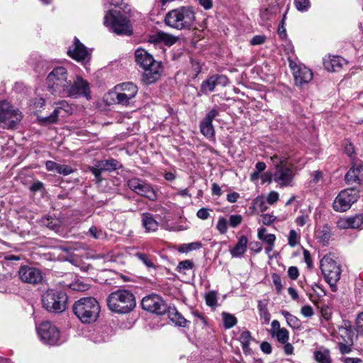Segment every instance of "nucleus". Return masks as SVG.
<instances>
[{"label": "nucleus", "mask_w": 363, "mask_h": 363, "mask_svg": "<svg viewBox=\"0 0 363 363\" xmlns=\"http://www.w3.org/2000/svg\"><path fill=\"white\" fill-rule=\"evenodd\" d=\"M357 198L358 192L354 189H345L334 200L333 208L335 211L345 212L350 208Z\"/></svg>", "instance_id": "4468645a"}, {"label": "nucleus", "mask_w": 363, "mask_h": 363, "mask_svg": "<svg viewBox=\"0 0 363 363\" xmlns=\"http://www.w3.org/2000/svg\"><path fill=\"white\" fill-rule=\"evenodd\" d=\"M67 54L77 62H84L89 59L86 48L77 38H74L73 47L67 50Z\"/></svg>", "instance_id": "aec40b11"}, {"label": "nucleus", "mask_w": 363, "mask_h": 363, "mask_svg": "<svg viewBox=\"0 0 363 363\" xmlns=\"http://www.w3.org/2000/svg\"><path fill=\"white\" fill-rule=\"evenodd\" d=\"M303 254L304 261L307 264L308 268L311 269L313 267V261L310 252L308 250L303 248Z\"/></svg>", "instance_id": "603ef678"}, {"label": "nucleus", "mask_w": 363, "mask_h": 363, "mask_svg": "<svg viewBox=\"0 0 363 363\" xmlns=\"http://www.w3.org/2000/svg\"><path fill=\"white\" fill-rule=\"evenodd\" d=\"M274 336H276L277 340L282 344L286 343L289 338V332L286 328L279 330Z\"/></svg>", "instance_id": "ea45409f"}, {"label": "nucleus", "mask_w": 363, "mask_h": 363, "mask_svg": "<svg viewBox=\"0 0 363 363\" xmlns=\"http://www.w3.org/2000/svg\"><path fill=\"white\" fill-rule=\"evenodd\" d=\"M90 170L98 181L101 180V172L104 170L102 169L101 167L99 166V167H91Z\"/></svg>", "instance_id": "e2e57ef3"}, {"label": "nucleus", "mask_w": 363, "mask_h": 363, "mask_svg": "<svg viewBox=\"0 0 363 363\" xmlns=\"http://www.w3.org/2000/svg\"><path fill=\"white\" fill-rule=\"evenodd\" d=\"M272 162L273 164L274 165L275 169H277V166L281 164H289L286 160V158L284 157H279L277 155H274L271 157Z\"/></svg>", "instance_id": "8fccbe9b"}, {"label": "nucleus", "mask_w": 363, "mask_h": 363, "mask_svg": "<svg viewBox=\"0 0 363 363\" xmlns=\"http://www.w3.org/2000/svg\"><path fill=\"white\" fill-rule=\"evenodd\" d=\"M261 350L265 354L272 353V346L268 342H263L260 345Z\"/></svg>", "instance_id": "69168bd1"}, {"label": "nucleus", "mask_w": 363, "mask_h": 363, "mask_svg": "<svg viewBox=\"0 0 363 363\" xmlns=\"http://www.w3.org/2000/svg\"><path fill=\"white\" fill-rule=\"evenodd\" d=\"M223 323L225 328H231L237 323V318L228 313H223Z\"/></svg>", "instance_id": "e433bc0d"}, {"label": "nucleus", "mask_w": 363, "mask_h": 363, "mask_svg": "<svg viewBox=\"0 0 363 363\" xmlns=\"http://www.w3.org/2000/svg\"><path fill=\"white\" fill-rule=\"evenodd\" d=\"M289 67L293 71L294 81L296 85L301 86L310 82L313 79V73L305 66L297 65L292 60L289 59Z\"/></svg>", "instance_id": "dca6fc26"}, {"label": "nucleus", "mask_w": 363, "mask_h": 363, "mask_svg": "<svg viewBox=\"0 0 363 363\" xmlns=\"http://www.w3.org/2000/svg\"><path fill=\"white\" fill-rule=\"evenodd\" d=\"M196 216L201 220H206L209 218L210 213L208 208H201L197 211Z\"/></svg>", "instance_id": "4d7b16f0"}, {"label": "nucleus", "mask_w": 363, "mask_h": 363, "mask_svg": "<svg viewBox=\"0 0 363 363\" xmlns=\"http://www.w3.org/2000/svg\"><path fill=\"white\" fill-rule=\"evenodd\" d=\"M107 306L112 312L116 313H128L136 306L135 297L130 291L118 289L108 295Z\"/></svg>", "instance_id": "20e7f679"}, {"label": "nucleus", "mask_w": 363, "mask_h": 363, "mask_svg": "<svg viewBox=\"0 0 363 363\" xmlns=\"http://www.w3.org/2000/svg\"><path fill=\"white\" fill-rule=\"evenodd\" d=\"M301 313L303 316L308 318L313 315V310L311 306L306 305L301 308Z\"/></svg>", "instance_id": "13d9d810"}, {"label": "nucleus", "mask_w": 363, "mask_h": 363, "mask_svg": "<svg viewBox=\"0 0 363 363\" xmlns=\"http://www.w3.org/2000/svg\"><path fill=\"white\" fill-rule=\"evenodd\" d=\"M252 339L251 333L248 330L243 331L240 335V341L241 342L243 352L245 354L250 353V344Z\"/></svg>", "instance_id": "473e14b6"}, {"label": "nucleus", "mask_w": 363, "mask_h": 363, "mask_svg": "<svg viewBox=\"0 0 363 363\" xmlns=\"http://www.w3.org/2000/svg\"><path fill=\"white\" fill-rule=\"evenodd\" d=\"M259 315L261 319L264 320V323H268L270 320L271 315L268 311V309L259 312Z\"/></svg>", "instance_id": "0e129e2a"}, {"label": "nucleus", "mask_w": 363, "mask_h": 363, "mask_svg": "<svg viewBox=\"0 0 363 363\" xmlns=\"http://www.w3.org/2000/svg\"><path fill=\"white\" fill-rule=\"evenodd\" d=\"M141 81L144 84L149 85L155 83L160 78L163 67L160 62L153 63L143 69Z\"/></svg>", "instance_id": "a211bd4d"}, {"label": "nucleus", "mask_w": 363, "mask_h": 363, "mask_svg": "<svg viewBox=\"0 0 363 363\" xmlns=\"http://www.w3.org/2000/svg\"><path fill=\"white\" fill-rule=\"evenodd\" d=\"M72 311L82 323L90 324L99 318L101 306L95 298L84 297L74 302Z\"/></svg>", "instance_id": "7ed1b4c3"}, {"label": "nucleus", "mask_w": 363, "mask_h": 363, "mask_svg": "<svg viewBox=\"0 0 363 363\" xmlns=\"http://www.w3.org/2000/svg\"><path fill=\"white\" fill-rule=\"evenodd\" d=\"M356 325L357 332L363 334V312L358 315L356 319Z\"/></svg>", "instance_id": "bf43d9fd"}, {"label": "nucleus", "mask_w": 363, "mask_h": 363, "mask_svg": "<svg viewBox=\"0 0 363 363\" xmlns=\"http://www.w3.org/2000/svg\"><path fill=\"white\" fill-rule=\"evenodd\" d=\"M166 313L168 314L169 319L175 323V325L181 327L186 326L187 320L178 312L176 308L168 307Z\"/></svg>", "instance_id": "cd10ccee"}, {"label": "nucleus", "mask_w": 363, "mask_h": 363, "mask_svg": "<svg viewBox=\"0 0 363 363\" xmlns=\"http://www.w3.org/2000/svg\"><path fill=\"white\" fill-rule=\"evenodd\" d=\"M216 86L215 75H212L201 83V91L203 94H206L208 91L212 92L214 91Z\"/></svg>", "instance_id": "2f4dec72"}, {"label": "nucleus", "mask_w": 363, "mask_h": 363, "mask_svg": "<svg viewBox=\"0 0 363 363\" xmlns=\"http://www.w3.org/2000/svg\"><path fill=\"white\" fill-rule=\"evenodd\" d=\"M320 268L331 290L336 291V284L340 279L342 273L340 264L334 260L330 255H326L320 262Z\"/></svg>", "instance_id": "423d86ee"}, {"label": "nucleus", "mask_w": 363, "mask_h": 363, "mask_svg": "<svg viewBox=\"0 0 363 363\" xmlns=\"http://www.w3.org/2000/svg\"><path fill=\"white\" fill-rule=\"evenodd\" d=\"M194 267L193 262L189 259H186L184 261L180 262L177 267V271L178 272H183L185 273L186 270L191 269Z\"/></svg>", "instance_id": "a19ab883"}, {"label": "nucleus", "mask_w": 363, "mask_h": 363, "mask_svg": "<svg viewBox=\"0 0 363 363\" xmlns=\"http://www.w3.org/2000/svg\"><path fill=\"white\" fill-rule=\"evenodd\" d=\"M298 235L294 230H291L288 238V244L294 247L298 244Z\"/></svg>", "instance_id": "49530a36"}, {"label": "nucleus", "mask_w": 363, "mask_h": 363, "mask_svg": "<svg viewBox=\"0 0 363 363\" xmlns=\"http://www.w3.org/2000/svg\"><path fill=\"white\" fill-rule=\"evenodd\" d=\"M345 181L349 184H360L363 181V165H353L345 174Z\"/></svg>", "instance_id": "393cba45"}, {"label": "nucleus", "mask_w": 363, "mask_h": 363, "mask_svg": "<svg viewBox=\"0 0 363 363\" xmlns=\"http://www.w3.org/2000/svg\"><path fill=\"white\" fill-rule=\"evenodd\" d=\"M296 9L301 12L307 11L311 7L310 0H294Z\"/></svg>", "instance_id": "58836bf2"}, {"label": "nucleus", "mask_w": 363, "mask_h": 363, "mask_svg": "<svg viewBox=\"0 0 363 363\" xmlns=\"http://www.w3.org/2000/svg\"><path fill=\"white\" fill-rule=\"evenodd\" d=\"M21 113L7 101H0V126L13 129L21 121Z\"/></svg>", "instance_id": "1a4fd4ad"}, {"label": "nucleus", "mask_w": 363, "mask_h": 363, "mask_svg": "<svg viewBox=\"0 0 363 363\" xmlns=\"http://www.w3.org/2000/svg\"><path fill=\"white\" fill-rule=\"evenodd\" d=\"M158 36L160 39L164 43L165 45L169 46L174 44L179 39L172 35L164 32L158 33Z\"/></svg>", "instance_id": "c9c22d12"}, {"label": "nucleus", "mask_w": 363, "mask_h": 363, "mask_svg": "<svg viewBox=\"0 0 363 363\" xmlns=\"http://www.w3.org/2000/svg\"><path fill=\"white\" fill-rule=\"evenodd\" d=\"M56 172L58 173V174L67 176V175H69L71 173H72L73 172V169L70 167H69L67 165H64V164H59L58 166H57Z\"/></svg>", "instance_id": "de8ad7c7"}, {"label": "nucleus", "mask_w": 363, "mask_h": 363, "mask_svg": "<svg viewBox=\"0 0 363 363\" xmlns=\"http://www.w3.org/2000/svg\"><path fill=\"white\" fill-rule=\"evenodd\" d=\"M279 194L277 191H272L267 195V202L270 205H273L279 200Z\"/></svg>", "instance_id": "864d4df0"}, {"label": "nucleus", "mask_w": 363, "mask_h": 363, "mask_svg": "<svg viewBox=\"0 0 363 363\" xmlns=\"http://www.w3.org/2000/svg\"><path fill=\"white\" fill-rule=\"evenodd\" d=\"M313 358L318 363H332L330 350L325 347L314 351Z\"/></svg>", "instance_id": "c85d7f7f"}, {"label": "nucleus", "mask_w": 363, "mask_h": 363, "mask_svg": "<svg viewBox=\"0 0 363 363\" xmlns=\"http://www.w3.org/2000/svg\"><path fill=\"white\" fill-rule=\"evenodd\" d=\"M43 184L42 182H36L30 186L29 189L33 192H36L40 191L43 189Z\"/></svg>", "instance_id": "338daca9"}, {"label": "nucleus", "mask_w": 363, "mask_h": 363, "mask_svg": "<svg viewBox=\"0 0 363 363\" xmlns=\"http://www.w3.org/2000/svg\"><path fill=\"white\" fill-rule=\"evenodd\" d=\"M242 221V216L238 214L230 216L229 225L232 228H236L241 224Z\"/></svg>", "instance_id": "a18cd8bd"}, {"label": "nucleus", "mask_w": 363, "mask_h": 363, "mask_svg": "<svg viewBox=\"0 0 363 363\" xmlns=\"http://www.w3.org/2000/svg\"><path fill=\"white\" fill-rule=\"evenodd\" d=\"M135 256L140 261H141L147 268H156V265L155 264L151 255L143 252H136Z\"/></svg>", "instance_id": "f704fd0d"}, {"label": "nucleus", "mask_w": 363, "mask_h": 363, "mask_svg": "<svg viewBox=\"0 0 363 363\" xmlns=\"http://www.w3.org/2000/svg\"><path fill=\"white\" fill-rule=\"evenodd\" d=\"M68 296L60 289H48L41 296L43 307L49 312L62 313L67 308Z\"/></svg>", "instance_id": "39448f33"}, {"label": "nucleus", "mask_w": 363, "mask_h": 363, "mask_svg": "<svg viewBox=\"0 0 363 363\" xmlns=\"http://www.w3.org/2000/svg\"><path fill=\"white\" fill-rule=\"evenodd\" d=\"M138 93V86L133 82H125L116 85L109 93L112 101L116 104L128 106Z\"/></svg>", "instance_id": "6e6552de"}, {"label": "nucleus", "mask_w": 363, "mask_h": 363, "mask_svg": "<svg viewBox=\"0 0 363 363\" xmlns=\"http://www.w3.org/2000/svg\"><path fill=\"white\" fill-rule=\"evenodd\" d=\"M215 78L217 85L225 86L228 83V79L225 75L215 74Z\"/></svg>", "instance_id": "680f3d73"}, {"label": "nucleus", "mask_w": 363, "mask_h": 363, "mask_svg": "<svg viewBox=\"0 0 363 363\" xmlns=\"http://www.w3.org/2000/svg\"><path fill=\"white\" fill-rule=\"evenodd\" d=\"M287 273L289 277L292 280H296L299 276V270L294 266L289 267Z\"/></svg>", "instance_id": "3c124183"}, {"label": "nucleus", "mask_w": 363, "mask_h": 363, "mask_svg": "<svg viewBox=\"0 0 363 363\" xmlns=\"http://www.w3.org/2000/svg\"><path fill=\"white\" fill-rule=\"evenodd\" d=\"M323 65L329 72H339L345 65H347V62L339 56H330L324 59Z\"/></svg>", "instance_id": "b1692460"}, {"label": "nucleus", "mask_w": 363, "mask_h": 363, "mask_svg": "<svg viewBox=\"0 0 363 363\" xmlns=\"http://www.w3.org/2000/svg\"><path fill=\"white\" fill-rule=\"evenodd\" d=\"M266 40V37L264 35H255L250 40V43L252 45H258L263 44Z\"/></svg>", "instance_id": "6e6d98bb"}, {"label": "nucleus", "mask_w": 363, "mask_h": 363, "mask_svg": "<svg viewBox=\"0 0 363 363\" xmlns=\"http://www.w3.org/2000/svg\"><path fill=\"white\" fill-rule=\"evenodd\" d=\"M19 279L24 283L37 284L43 279L42 272L33 267L21 266L18 272Z\"/></svg>", "instance_id": "f3484780"}, {"label": "nucleus", "mask_w": 363, "mask_h": 363, "mask_svg": "<svg viewBox=\"0 0 363 363\" xmlns=\"http://www.w3.org/2000/svg\"><path fill=\"white\" fill-rule=\"evenodd\" d=\"M143 309L158 315L166 313L167 306L161 296L152 294L145 296L141 301Z\"/></svg>", "instance_id": "2eb2a0df"}, {"label": "nucleus", "mask_w": 363, "mask_h": 363, "mask_svg": "<svg viewBox=\"0 0 363 363\" xmlns=\"http://www.w3.org/2000/svg\"><path fill=\"white\" fill-rule=\"evenodd\" d=\"M57 104L58 105L57 108H55L50 116L47 117H38V120L42 124L45 125L55 123L58 120L60 109H64L67 112L70 109V107L66 101H59Z\"/></svg>", "instance_id": "5701e85b"}, {"label": "nucleus", "mask_w": 363, "mask_h": 363, "mask_svg": "<svg viewBox=\"0 0 363 363\" xmlns=\"http://www.w3.org/2000/svg\"><path fill=\"white\" fill-rule=\"evenodd\" d=\"M142 224L146 232H154L158 228V223L150 213L142 214Z\"/></svg>", "instance_id": "bb28decb"}, {"label": "nucleus", "mask_w": 363, "mask_h": 363, "mask_svg": "<svg viewBox=\"0 0 363 363\" xmlns=\"http://www.w3.org/2000/svg\"><path fill=\"white\" fill-rule=\"evenodd\" d=\"M206 303L209 306H214L217 303V296L215 291H210L205 296Z\"/></svg>", "instance_id": "c03bdc74"}, {"label": "nucleus", "mask_w": 363, "mask_h": 363, "mask_svg": "<svg viewBox=\"0 0 363 363\" xmlns=\"http://www.w3.org/2000/svg\"><path fill=\"white\" fill-rule=\"evenodd\" d=\"M135 57L137 65L142 69L158 62L154 59L152 55L143 48H138L135 50Z\"/></svg>", "instance_id": "4be33fe9"}, {"label": "nucleus", "mask_w": 363, "mask_h": 363, "mask_svg": "<svg viewBox=\"0 0 363 363\" xmlns=\"http://www.w3.org/2000/svg\"><path fill=\"white\" fill-rule=\"evenodd\" d=\"M276 218L277 217L272 214L263 213L261 215V219L259 222L265 225H269L276 220Z\"/></svg>", "instance_id": "37998d69"}, {"label": "nucleus", "mask_w": 363, "mask_h": 363, "mask_svg": "<svg viewBox=\"0 0 363 363\" xmlns=\"http://www.w3.org/2000/svg\"><path fill=\"white\" fill-rule=\"evenodd\" d=\"M218 114L219 113L217 109H212L200 122V131L206 138L211 139L215 137V130L212 122Z\"/></svg>", "instance_id": "6ab92c4d"}, {"label": "nucleus", "mask_w": 363, "mask_h": 363, "mask_svg": "<svg viewBox=\"0 0 363 363\" xmlns=\"http://www.w3.org/2000/svg\"><path fill=\"white\" fill-rule=\"evenodd\" d=\"M68 72L64 67H55L48 75V90L54 95L61 96L68 82Z\"/></svg>", "instance_id": "0eeeda50"}, {"label": "nucleus", "mask_w": 363, "mask_h": 363, "mask_svg": "<svg viewBox=\"0 0 363 363\" xmlns=\"http://www.w3.org/2000/svg\"><path fill=\"white\" fill-rule=\"evenodd\" d=\"M216 228L220 234H225L227 232L228 221L224 217L219 218L216 225Z\"/></svg>", "instance_id": "79ce46f5"}, {"label": "nucleus", "mask_w": 363, "mask_h": 363, "mask_svg": "<svg viewBox=\"0 0 363 363\" xmlns=\"http://www.w3.org/2000/svg\"><path fill=\"white\" fill-rule=\"evenodd\" d=\"M272 281L274 284L276 289L278 293H280L282 290V284H281V279L279 274L274 273L272 274Z\"/></svg>", "instance_id": "09e8293b"}, {"label": "nucleus", "mask_w": 363, "mask_h": 363, "mask_svg": "<svg viewBox=\"0 0 363 363\" xmlns=\"http://www.w3.org/2000/svg\"><path fill=\"white\" fill-rule=\"evenodd\" d=\"M127 185L135 194L146 197L150 201H155L157 199V194L155 190L146 181L138 177H133L128 180Z\"/></svg>", "instance_id": "f8f14e48"}, {"label": "nucleus", "mask_w": 363, "mask_h": 363, "mask_svg": "<svg viewBox=\"0 0 363 363\" xmlns=\"http://www.w3.org/2000/svg\"><path fill=\"white\" fill-rule=\"evenodd\" d=\"M196 14L191 6H181L167 12L164 16L167 26L177 30H191L194 26Z\"/></svg>", "instance_id": "f03ea898"}, {"label": "nucleus", "mask_w": 363, "mask_h": 363, "mask_svg": "<svg viewBox=\"0 0 363 363\" xmlns=\"http://www.w3.org/2000/svg\"><path fill=\"white\" fill-rule=\"evenodd\" d=\"M294 176L295 167L292 164H281L275 169L273 180L280 187L291 186Z\"/></svg>", "instance_id": "ddd939ff"}, {"label": "nucleus", "mask_w": 363, "mask_h": 363, "mask_svg": "<svg viewBox=\"0 0 363 363\" xmlns=\"http://www.w3.org/2000/svg\"><path fill=\"white\" fill-rule=\"evenodd\" d=\"M110 4L116 8L110 9L104 16V25L117 35H130L133 33L131 25L129 18L125 16L127 5L123 3V0H111Z\"/></svg>", "instance_id": "f257e3e1"}, {"label": "nucleus", "mask_w": 363, "mask_h": 363, "mask_svg": "<svg viewBox=\"0 0 363 363\" xmlns=\"http://www.w3.org/2000/svg\"><path fill=\"white\" fill-rule=\"evenodd\" d=\"M201 247V244L199 242H194L189 244H186L183 246L184 248L183 250L184 252H189L193 250L199 249Z\"/></svg>", "instance_id": "5fc2aeb1"}, {"label": "nucleus", "mask_w": 363, "mask_h": 363, "mask_svg": "<svg viewBox=\"0 0 363 363\" xmlns=\"http://www.w3.org/2000/svg\"><path fill=\"white\" fill-rule=\"evenodd\" d=\"M284 18L285 16L282 18L280 24L279 25L277 33L280 35L281 38H284L286 37V30L284 28Z\"/></svg>", "instance_id": "052dcab7"}, {"label": "nucleus", "mask_w": 363, "mask_h": 363, "mask_svg": "<svg viewBox=\"0 0 363 363\" xmlns=\"http://www.w3.org/2000/svg\"><path fill=\"white\" fill-rule=\"evenodd\" d=\"M248 240L245 235H241L235 247L230 250L232 257H240L247 251Z\"/></svg>", "instance_id": "a878e982"}, {"label": "nucleus", "mask_w": 363, "mask_h": 363, "mask_svg": "<svg viewBox=\"0 0 363 363\" xmlns=\"http://www.w3.org/2000/svg\"><path fill=\"white\" fill-rule=\"evenodd\" d=\"M99 167L104 171H113L118 169L121 165L118 160L110 159L101 161L99 164Z\"/></svg>", "instance_id": "72a5a7b5"}, {"label": "nucleus", "mask_w": 363, "mask_h": 363, "mask_svg": "<svg viewBox=\"0 0 363 363\" xmlns=\"http://www.w3.org/2000/svg\"><path fill=\"white\" fill-rule=\"evenodd\" d=\"M281 313L285 318L287 324L289 327L294 329H298L301 328V323L298 318H296V316L291 314L289 312L286 311H281Z\"/></svg>", "instance_id": "7c9ffc66"}, {"label": "nucleus", "mask_w": 363, "mask_h": 363, "mask_svg": "<svg viewBox=\"0 0 363 363\" xmlns=\"http://www.w3.org/2000/svg\"><path fill=\"white\" fill-rule=\"evenodd\" d=\"M37 333L45 344L57 345L62 342L58 328L49 321L43 322L37 328Z\"/></svg>", "instance_id": "9b49d317"}, {"label": "nucleus", "mask_w": 363, "mask_h": 363, "mask_svg": "<svg viewBox=\"0 0 363 363\" xmlns=\"http://www.w3.org/2000/svg\"><path fill=\"white\" fill-rule=\"evenodd\" d=\"M199 4L205 9L209 10L213 6L212 0H198Z\"/></svg>", "instance_id": "774afa93"}, {"label": "nucleus", "mask_w": 363, "mask_h": 363, "mask_svg": "<svg viewBox=\"0 0 363 363\" xmlns=\"http://www.w3.org/2000/svg\"><path fill=\"white\" fill-rule=\"evenodd\" d=\"M82 96H86L88 99L91 98L89 84L80 76H76L72 82L68 81L61 96L77 99Z\"/></svg>", "instance_id": "9d476101"}, {"label": "nucleus", "mask_w": 363, "mask_h": 363, "mask_svg": "<svg viewBox=\"0 0 363 363\" xmlns=\"http://www.w3.org/2000/svg\"><path fill=\"white\" fill-rule=\"evenodd\" d=\"M268 208L267 202L263 196L256 197L252 203V209L255 214L267 211Z\"/></svg>", "instance_id": "c756f323"}, {"label": "nucleus", "mask_w": 363, "mask_h": 363, "mask_svg": "<svg viewBox=\"0 0 363 363\" xmlns=\"http://www.w3.org/2000/svg\"><path fill=\"white\" fill-rule=\"evenodd\" d=\"M89 234L94 239L101 240L106 238V233L102 229L92 225L89 229Z\"/></svg>", "instance_id": "4c0bfd02"}, {"label": "nucleus", "mask_w": 363, "mask_h": 363, "mask_svg": "<svg viewBox=\"0 0 363 363\" xmlns=\"http://www.w3.org/2000/svg\"><path fill=\"white\" fill-rule=\"evenodd\" d=\"M340 229H357L363 227V215L357 214L354 216L341 218L337 223Z\"/></svg>", "instance_id": "412c9836"}]
</instances>
